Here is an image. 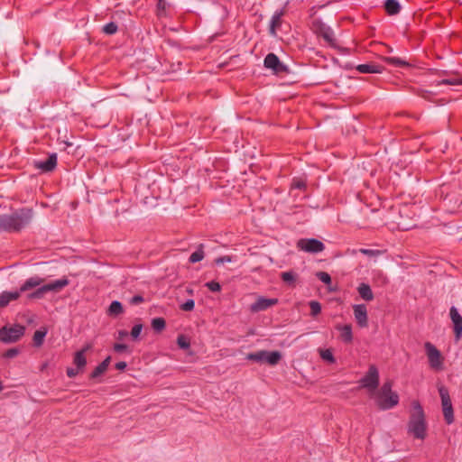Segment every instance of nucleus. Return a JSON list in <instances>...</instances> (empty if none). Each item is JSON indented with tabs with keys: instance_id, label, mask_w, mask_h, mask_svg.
Returning <instances> with one entry per match:
<instances>
[{
	"instance_id": "53",
	"label": "nucleus",
	"mask_w": 462,
	"mask_h": 462,
	"mask_svg": "<svg viewBox=\"0 0 462 462\" xmlns=\"http://www.w3.org/2000/svg\"><path fill=\"white\" fill-rule=\"evenodd\" d=\"M110 361H111V357L110 356H107L105 360H103L100 365L102 367H104L106 370L107 369L109 364H110Z\"/></svg>"
},
{
	"instance_id": "32",
	"label": "nucleus",
	"mask_w": 462,
	"mask_h": 462,
	"mask_svg": "<svg viewBox=\"0 0 462 462\" xmlns=\"http://www.w3.org/2000/svg\"><path fill=\"white\" fill-rule=\"evenodd\" d=\"M151 326L155 332H162L166 327V321L163 318H154L152 319Z\"/></svg>"
},
{
	"instance_id": "22",
	"label": "nucleus",
	"mask_w": 462,
	"mask_h": 462,
	"mask_svg": "<svg viewBox=\"0 0 462 462\" xmlns=\"http://www.w3.org/2000/svg\"><path fill=\"white\" fill-rule=\"evenodd\" d=\"M384 9L389 15H394L401 11V5L396 0H386L384 3Z\"/></svg>"
},
{
	"instance_id": "34",
	"label": "nucleus",
	"mask_w": 462,
	"mask_h": 462,
	"mask_svg": "<svg viewBox=\"0 0 462 462\" xmlns=\"http://www.w3.org/2000/svg\"><path fill=\"white\" fill-rule=\"evenodd\" d=\"M319 355L323 360L328 362L329 364H334L336 361L330 349H320Z\"/></svg>"
},
{
	"instance_id": "12",
	"label": "nucleus",
	"mask_w": 462,
	"mask_h": 462,
	"mask_svg": "<svg viewBox=\"0 0 462 462\" xmlns=\"http://www.w3.org/2000/svg\"><path fill=\"white\" fill-rule=\"evenodd\" d=\"M449 316L454 325L455 339L459 341L462 337V317L454 306L449 310Z\"/></svg>"
},
{
	"instance_id": "27",
	"label": "nucleus",
	"mask_w": 462,
	"mask_h": 462,
	"mask_svg": "<svg viewBox=\"0 0 462 462\" xmlns=\"http://www.w3.org/2000/svg\"><path fill=\"white\" fill-rule=\"evenodd\" d=\"M107 312L110 316H117L122 314L124 312L122 303L118 300L112 301Z\"/></svg>"
},
{
	"instance_id": "43",
	"label": "nucleus",
	"mask_w": 462,
	"mask_h": 462,
	"mask_svg": "<svg viewBox=\"0 0 462 462\" xmlns=\"http://www.w3.org/2000/svg\"><path fill=\"white\" fill-rule=\"evenodd\" d=\"M142 329H143V325L142 324H136V325H134L132 328L131 337H133V339H137L138 338V337L141 334Z\"/></svg>"
},
{
	"instance_id": "14",
	"label": "nucleus",
	"mask_w": 462,
	"mask_h": 462,
	"mask_svg": "<svg viewBox=\"0 0 462 462\" xmlns=\"http://www.w3.org/2000/svg\"><path fill=\"white\" fill-rule=\"evenodd\" d=\"M354 316L356 323L361 328L368 326L367 309L365 304H356L353 306Z\"/></svg>"
},
{
	"instance_id": "49",
	"label": "nucleus",
	"mask_w": 462,
	"mask_h": 462,
	"mask_svg": "<svg viewBox=\"0 0 462 462\" xmlns=\"http://www.w3.org/2000/svg\"><path fill=\"white\" fill-rule=\"evenodd\" d=\"M230 262H232V257L229 255H224V256L218 257L215 260V263L217 265L223 264L225 263H230Z\"/></svg>"
},
{
	"instance_id": "38",
	"label": "nucleus",
	"mask_w": 462,
	"mask_h": 462,
	"mask_svg": "<svg viewBox=\"0 0 462 462\" xmlns=\"http://www.w3.org/2000/svg\"><path fill=\"white\" fill-rule=\"evenodd\" d=\"M291 187V189H304L306 188V180L302 178H294Z\"/></svg>"
},
{
	"instance_id": "28",
	"label": "nucleus",
	"mask_w": 462,
	"mask_h": 462,
	"mask_svg": "<svg viewBox=\"0 0 462 462\" xmlns=\"http://www.w3.org/2000/svg\"><path fill=\"white\" fill-rule=\"evenodd\" d=\"M297 275L294 272H283L281 273V279L290 286H295Z\"/></svg>"
},
{
	"instance_id": "1",
	"label": "nucleus",
	"mask_w": 462,
	"mask_h": 462,
	"mask_svg": "<svg viewBox=\"0 0 462 462\" xmlns=\"http://www.w3.org/2000/svg\"><path fill=\"white\" fill-rule=\"evenodd\" d=\"M428 424L423 408L419 401L411 402L407 432L413 439L424 440L427 437Z\"/></svg>"
},
{
	"instance_id": "13",
	"label": "nucleus",
	"mask_w": 462,
	"mask_h": 462,
	"mask_svg": "<svg viewBox=\"0 0 462 462\" xmlns=\"http://www.w3.org/2000/svg\"><path fill=\"white\" fill-rule=\"evenodd\" d=\"M278 303V299H267L264 297H259L255 302L251 304L250 310L254 313L265 310Z\"/></svg>"
},
{
	"instance_id": "39",
	"label": "nucleus",
	"mask_w": 462,
	"mask_h": 462,
	"mask_svg": "<svg viewBox=\"0 0 462 462\" xmlns=\"http://www.w3.org/2000/svg\"><path fill=\"white\" fill-rule=\"evenodd\" d=\"M177 344L181 349H188L190 346L189 340L184 335H180L177 337Z\"/></svg>"
},
{
	"instance_id": "6",
	"label": "nucleus",
	"mask_w": 462,
	"mask_h": 462,
	"mask_svg": "<svg viewBox=\"0 0 462 462\" xmlns=\"http://www.w3.org/2000/svg\"><path fill=\"white\" fill-rule=\"evenodd\" d=\"M25 327L20 324L4 326L0 328V341L5 344L15 343L24 335Z\"/></svg>"
},
{
	"instance_id": "48",
	"label": "nucleus",
	"mask_w": 462,
	"mask_h": 462,
	"mask_svg": "<svg viewBox=\"0 0 462 462\" xmlns=\"http://www.w3.org/2000/svg\"><path fill=\"white\" fill-rule=\"evenodd\" d=\"M360 253L365 254V255H368V256H376L380 254V251L378 250H372V249H365V248H361L360 250Z\"/></svg>"
},
{
	"instance_id": "25",
	"label": "nucleus",
	"mask_w": 462,
	"mask_h": 462,
	"mask_svg": "<svg viewBox=\"0 0 462 462\" xmlns=\"http://www.w3.org/2000/svg\"><path fill=\"white\" fill-rule=\"evenodd\" d=\"M282 359V354L279 351H266L265 363L275 365Z\"/></svg>"
},
{
	"instance_id": "26",
	"label": "nucleus",
	"mask_w": 462,
	"mask_h": 462,
	"mask_svg": "<svg viewBox=\"0 0 462 462\" xmlns=\"http://www.w3.org/2000/svg\"><path fill=\"white\" fill-rule=\"evenodd\" d=\"M204 256V245L200 244L197 250L190 254L189 261L191 263H195L203 260Z\"/></svg>"
},
{
	"instance_id": "36",
	"label": "nucleus",
	"mask_w": 462,
	"mask_h": 462,
	"mask_svg": "<svg viewBox=\"0 0 462 462\" xmlns=\"http://www.w3.org/2000/svg\"><path fill=\"white\" fill-rule=\"evenodd\" d=\"M118 30V26L116 23L114 22H110L108 23H106L104 27H103V32L106 33V34H108V35H112V34H115Z\"/></svg>"
},
{
	"instance_id": "47",
	"label": "nucleus",
	"mask_w": 462,
	"mask_h": 462,
	"mask_svg": "<svg viewBox=\"0 0 462 462\" xmlns=\"http://www.w3.org/2000/svg\"><path fill=\"white\" fill-rule=\"evenodd\" d=\"M144 301V298L141 295H134L129 300L131 305H138Z\"/></svg>"
},
{
	"instance_id": "44",
	"label": "nucleus",
	"mask_w": 462,
	"mask_h": 462,
	"mask_svg": "<svg viewBox=\"0 0 462 462\" xmlns=\"http://www.w3.org/2000/svg\"><path fill=\"white\" fill-rule=\"evenodd\" d=\"M106 370L101 366V365L99 364L94 370L93 372L90 374V378L91 379H95V378H97L98 376H100L101 374H103Z\"/></svg>"
},
{
	"instance_id": "5",
	"label": "nucleus",
	"mask_w": 462,
	"mask_h": 462,
	"mask_svg": "<svg viewBox=\"0 0 462 462\" xmlns=\"http://www.w3.org/2000/svg\"><path fill=\"white\" fill-rule=\"evenodd\" d=\"M440 196L443 198L447 210L450 212L456 211L462 205V189L458 185H455L452 189L448 185H442Z\"/></svg>"
},
{
	"instance_id": "17",
	"label": "nucleus",
	"mask_w": 462,
	"mask_h": 462,
	"mask_svg": "<svg viewBox=\"0 0 462 462\" xmlns=\"http://www.w3.org/2000/svg\"><path fill=\"white\" fill-rule=\"evenodd\" d=\"M69 284V280L66 277H63L60 280H56V281H53L47 284H44V287H45V290L47 292H49V291L59 292L63 288L68 286Z\"/></svg>"
},
{
	"instance_id": "33",
	"label": "nucleus",
	"mask_w": 462,
	"mask_h": 462,
	"mask_svg": "<svg viewBox=\"0 0 462 462\" xmlns=\"http://www.w3.org/2000/svg\"><path fill=\"white\" fill-rule=\"evenodd\" d=\"M45 293H47L45 287H44V285H42L41 287L37 288L34 291L29 293L27 295V298L29 300L42 299V298H43Z\"/></svg>"
},
{
	"instance_id": "4",
	"label": "nucleus",
	"mask_w": 462,
	"mask_h": 462,
	"mask_svg": "<svg viewBox=\"0 0 462 462\" xmlns=\"http://www.w3.org/2000/svg\"><path fill=\"white\" fill-rule=\"evenodd\" d=\"M44 282V279L39 276H32L27 279L20 287L19 291H3L0 294V309L6 307L12 300H17L22 292L39 287Z\"/></svg>"
},
{
	"instance_id": "45",
	"label": "nucleus",
	"mask_w": 462,
	"mask_h": 462,
	"mask_svg": "<svg viewBox=\"0 0 462 462\" xmlns=\"http://www.w3.org/2000/svg\"><path fill=\"white\" fill-rule=\"evenodd\" d=\"M195 307V302L193 300H188L186 302H184L181 306H180V309L184 311H191L193 310Z\"/></svg>"
},
{
	"instance_id": "56",
	"label": "nucleus",
	"mask_w": 462,
	"mask_h": 462,
	"mask_svg": "<svg viewBox=\"0 0 462 462\" xmlns=\"http://www.w3.org/2000/svg\"><path fill=\"white\" fill-rule=\"evenodd\" d=\"M128 336V332L126 330H119L118 331V339H123L125 338V337Z\"/></svg>"
},
{
	"instance_id": "30",
	"label": "nucleus",
	"mask_w": 462,
	"mask_h": 462,
	"mask_svg": "<svg viewBox=\"0 0 462 462\" xmlns=\"http://www.w3.org/2000/svg\"><path fill=\"white\" fill-rule=\"evenodd\" d=\"M266 350H261L254 353H249L246 356L248 360L257 363H265Z\"/></svg>"
},
{
	"instance_id": "46",
	"label": "nucleus",
	"mask_w": 462,
	"mask_h": 462,
	"mask_svg": "<svg viewBox=\"0 0 462 462\" xmlns=\"http://www.w3.org/2000/svg\"><path fill=\"white\" fill-rule=\"evenodd\" d=\"M20 353L19 349L16 347L8 349L5 354L4 356L6 358H13L18 356Z\"/></svg>"
},
{
	"instance_id": "16",
	"label": "nucleus",
	"mask_w": 462,
	"mask_h": 462,
	"mask_svg": "<svg viewBox=\"0 0 462 462\" xmlns=\"http://www.w3.org/2000/svg\"><path fill=\"white\" fill-rule=\"evenodd\" d=\"M356 70L363 74L368 73H382L384 70V67L374 62L360 64L356 66Z\"/></svg>"
},
{
	"instance_id": "35",
	"label": "nucleus",
	"mask_w": 462,
	"mask_h": 462,
	"mask_svg": "<svg viewBox=\"0 0 462 462\" xmlns=\"http://www.w3.org/2000/svg\"><path fill=\"white\" fill-rule=\"evenodd\" d=\"M170 3H166L165 0H158L157 2V11L159 15H163L166 13V10L171 7Z\"/></svg>"
},
{
	"instance_id": "24",
	"label": "nucleus",
	"mask_w": 462,
	"mask_h": 462,
	"mask_svg": "<svg viewBox=\"0 0 462 462\" xmlns=\"http://www.w3.org/2000/svg\"><path fill=\"white\" fill-rule=\"evenodd\" d=\"M383 60L390 64V65H393L394 67H411V64L409 62H407L406 60H402L400 58H395V57H383Z\"/></svg>"
},
{
	"instance_id": "2",
	"label": "nucleus",
	"mask_w": 462,
	"mask_h": 462,
	"mask_svg": "<svg viewBox=\"0 0 462 462\" xmlns=\"http://www.w3.org/2000/svg\"><path fill=\"white\" fill-rule=\"evenodd\" d=\"M33 211L32 208H23L12 214L0 216V232H19L32 221Z\"/></svg>"
},
{
	"instance_id": "50",
	"label": "nucleus",
	"mask_w": 462,
	"mask_h": 462,
	"mask_svg": "<svg viewBox=\"0 0 462 462\" xmlns=\"http://www.w3.org/2000/svg\"><path fill=\"white\" fill-rule=\"evenodd\" d=\"M79 370L80 369H79L78 367L77 368L68 367L66 373L69 378H73L79 374Z\"/></svg>"
},
{
	"instance_id": "54",
	"label": "nucleus",
	"mask_w": 462,
	"mask_h": 462,
	"mask_svg": "<svg viewBox=\"0 0 462 462\" xmlns=\"http://www.w3.org/2000/svg\"><path fill=\"white\" fill-rule=\"evenodd\" d=\"M92 346L93 345L91 343H88L82 347V349L79 350V352H83V354H85L87 351L90 350Z\"/></svg>"
},
{
	"instance_id": "40",
	"label": "nucleus",
	"mask_w": 462,
	"mask_h": 462,
	"mask_svg": "<svg viewBox=\"0 0 462 462\" xmlns=\"http://www.w3.org/2000/svg\"><path fill=\"white\" fill-rule=\"evenodd\" d=\"M310 314L315 317L321 312V305L319 301L312 300L310 302Z\"/></svg>"
},
{
	"instance_id": "3",
	"label": "nucleus",
	"mask_w": 462,
	"mask_h": 462,
	"mask_svg": "<svg viewBox=\"0 0 462 462\" xmlns=\"http://www.w3.org/2000/svg\"><path fill=\"white\" fill-rule=\"evenodd\" d=\"M392 388L393 383L387 381L370 396L374 399L375 404L382 411L393 409L399 403V395Z\"/></svg>"
},
{
	"instance_id": "51",
	"label": "nucleus",
	"mask_w": 462,
	"mask_h": 462,
	"mask_svg": "<svg viewBox=\"0 0 462 462\" xmlns=\"http://www.w3.org/2000/svg\"><path fill=\"white\" fill-rule=\"evenodd\" d=\"M126 349H127V346L125 344L116 343L114 345V350L117 353H121L123 351H125Z\"/></svg>"
},
{
	"instance_id": "29",
	"label": "nucleus",
	"mask_w": 462,
	"mask_h": 462,
	"mask_svg": "<svg viewBox=\"0 0 462 462\" xmlns=\"http://www.w3.org/2000/svg\"><path fill=\"white\" fill-rule=\"evenodd\" d=\"M73 363L79 369L82 370L87 365L85 354L77 351L74 355Z\"/></svg>"
},
{
	"instance_id": "37",
	"label": "nucleus",
	"mask_w": 462,
	"mask_h": 462,
	"mask_svg": "<svg viewBox=\"0 0 462 462\" xmlns=\"http://www.w3.org/2000/svg\"><path fill=\"white\" fill-rule=\"evenodd\" d=\"M443 411V416L444 420L447 422V424H451L454 421V411L453 407L450 408H445Z\"/></svg>"
},
{
	"instance_id": "9",
	"label": "nucleus",
	"mask_w": 462,
	"mask_h": 462,
	"mask_svg": "<svg viewBox=\"0 0 462 462\" xmlns=\"http://www.w3.org/2000/svg\"><path fill=\"white\" fill-rule=\"evenodd\" d=\"M297 247L311 254L320 253L325 249L324 244L316 238H301L297 242Z\"/></svg>"
},
{
	"instance_id": "42",
	"label": "nucleus",
	"mask_w": 462,
	"mask_h": 462,
	"mask_svg": "<svg viewBox=\"0 0 462 462\" xmlns=\"http://www.w3.org/2000/svg\"><path fill=\"white\" fill-rule=\"evenodd\" d=\"M205 286L213 292H218L221 291V285L216 281H210L207 282Z\"/></svg>"
},
{
	"instance_id": "41",
	"label": "nucleus",
	"mask_w": 462,
	"mask_h": 462,
	"mask_svg": "<svg viewBox=\"0 0 462 462\" xmlns=\"http://www.w3.org/2000/svg\"><path fill=\"white\" fill-rule=\"evenodd\" d=\"M317 277L319 281H321L325 284H330L331 283V277L330 275L326 272H319L317 273Z\"/></svg>"
},
{
	"instance_id": "10",
	"label": "nucleus",
	"mask_w": 462,
	"mask_h": 462,
	"mask_svg": "<svg viewBox=\"0 0 462 462\" xmlns=\"http://www.w3.org/2000/svg\"><path fill=\"white\" fill-rule=\"evenodd\" d=\"M264 67L273 70L275 74H282L288 72L286 65L281 62L278 56L274 53L266 55L263 60Z\"/></svg>"
},
{
	"instance_id": "52",
	"label": "nucleus",
	"mask_w": 462,
	"mask_h": 462,
	"mask_svg": "<svg viewBox=\"0 0 462 462\" xmlns=\"http://www.w3.org/2000/svg\"><path fill=\"white\" fill-rule=\"evenodd\" d=\"M110 361H111V357L110 356H107L105 360H103L100 365L102 367H104L106 370L107 369L109 364H110Z\"/></svg>"
},
{
	"instance_id": "18",
	"label": "nucleus",
	"mask_w": 462,
	"mask_h": 462,
	"mask_svg": "<svg viewBox=\"0 0 462 462\" xmlns=\"http://www.w3.org/2000/svg\"><path fill=\"white\" fill-rule=\"evenodd\" d=\"M319 34L331 47H336V39L330 27L321 24L319 28Z\"/></svg>"
},
{
	"instance_id": "19",
	"label": "nucleus",
	"mask_w": 462,
	"mask_h": 462,
	"mask_svg": "<svg viewBox=\"0 0 462 462\" xmlns=\"http://www.w3.org/2000/svg\"><path fill=\"white\" fill-rule=\"evenodd\" d=\"M336 328L340 331V338L345 343H351L353 340L352 326L346 325H337Z\"/></svg>"
},
{
	"instance_id": "55",
	"label": "nucleus",
	"mask_w": 462,
	"mask_h": 462,
	"mask_svg": "<svg viewBox=\"0 0 462 462\" xmlns=\"http://www.w3.org/2000/svg\"><path fill=\"white\" fill-rule=\"evenodd\" d=\"M126 365V363L122 361L116 364V368L117 370H124L125 369Z\"/></svg>"
},
{
	"instance_id": "23",
	"label": "nucleus",
	"mask_w": 462,
	"mask_h": 462,
	"mask_svg": "<svg viewBox=\"0 0 462 462\" xmlns=\"http://www.w3.org/2000/svg\"><path fill=\"white\" fill-rule=\"evenodd\" d=\"M46 335H47V329L45 328L36 330L33 334V338H32L33 346L36 347H40L41 346H42L44 337H46Z\"/></svg>"
},
{
	"instance_id": "8",
	"label": "nucleus",
	"mask_w": 462,
	"mask_h": 462,
	"mask_svg": "<svg viewBox=\"0 0 462 462\" xmlns=\"http://www.w3.org/2000/svg\"><path fill=\"white\" fill-rule=\"evenodd\" d=\"M424 347L429 359L430 366L435 370H442L443 356L440 351L430 342H426Z\"/></svg>"
},
{
	"instance_id": "15",
	"label": "nucleus",
	"mask_w": 462,
	"mask_h": 462,
	"mask_svg": "<svg viewBox=\"0 0 462 462\" xmlns=\"http://www.w3.org/2000/svg\"><path fill=\"white\" fill-rule=\"evenodd\" d=\"M284 15V11L283 10H279V11H276L273 15L272 16V19L270 21V26H269V33L272 35V36H276V32L278 29H280V27L282 26V16Z\"/></svg>"
},
{
	"instance_id": "31",
	"label": "nucleus",
	"mask_w": 462,
	"mask_h": 462,
	"mask_svg": "<svg viewBox=\"0 0 462 462\" xmlns=\"http://www.w3.org/2000/svg\"><path fill=\"white\" fill-rule=\"evenodd\" d=\"M450 85V86H457L462 85V77L461 76H452L448 79H444L442 80L438 81L437 85Z\"/></svg>"
},
{
	"instance_id": "7",
	"label": "nucleus",
	"mask_w": 462,
	"mask_h": 462,
	"mask_svg": "<svg viewBox=\"0 0 462 462\" xmlns=\"http://www.w3.org/2000/svg\"><path fill=\"white\" fill-rule=\"evenodd\" d=\"M379 380L377 367L374 365H371L365 376L359 380L360 387L367 389L369 396H371L377 390Z\"/></svg>"
},
{
	"instance_id": "11",
	"label": "nucleus",
	"mask_w": 462,
	"mask_h": 462,
	"mask_svg": "<svg viewBox=\"0 0 462 462\" xmlns=\"http://www.w3.org/2000/svg\"><path fill=\"white\" fill-rule=\"evenodd\" d=\"M57 161V153L53 152L49 155L46 161H34L33 166L35 169H38L42 172H51L56 168Z\"/></svg>"
},
{
	"instance_id": "20",
	"label": "nucleus",
	"mask_w": 462,
	"mask_h": 462,
	"mask_svg": "<svg viewBox=\"0 0 462 462\" xmlns=\"http://www.w3.org/2000/svg\"><path fill=\"white\" fill-rule=\"evenodd\" d=\"M359 296L365 301L374 300V293L369 284L362 282L357 287Z\"/></svg>"
},
{
	"instance_id": "21",
	"label": "nucleus",
	"mask_w": 462,
	"mask_h": 462,
	"mask_svg": "<svg viewBox=\"0 0 462 462\" xmlns=\"http://www.w3.org/2000/svg\"><path fill=\"white\" fill-rule=\"evenodd\" d=\"M439 393L441 399L442 410L452 407L451 399L447 387L441 385L439 387Z\"/></svg>"
}]
</instances>
